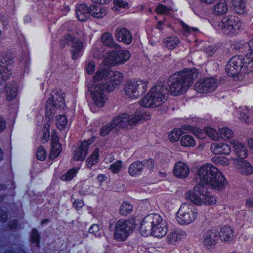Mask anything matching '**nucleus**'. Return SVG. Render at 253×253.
<instances>
[{
	"mask_svg": "<svg viewBox=\"0 0 253 253\" xmlns=\"http://www.w3.org/2000/svg\"><path fill=\"white\" fill-rule=\"evenodd\" d=\"M170 9L162 4H159L155 8L156 12L160 15H164L169 13Z\"/></svg>",
	"mask_w": 253,
	"mask_h": 253,
	"instance_id": "nucleus-47",
	"label": "nucleus"
},
{
	"mask_svg": "<svg viewBox=\"0 0 253 253\" xmlns=\"http://www.w3.org/2000/svg\"><path fill=\"white\" fill-rule=\"evenodd\" d=\"M0 21L4 26H6L8 25L9 19L6 15H2L0 17Z\"/></svg>",
	"mask_w": 253,
	"mask_h": 253,
	"instance_id": "nucleus-61",
	"label": "nucleus"
},
{
	"mask_svg": "<svg viewBox=\"0 0 253 253\" xmlns=\"http://www.w3.org/2000/svg\"><path fill=\"white\" fill-rule=\"evenodd\" d=\"M173 173L178 178H186L189 175V168L185 163L179 161L174 165Z\"/></svg>",
	"mask_w": 253,
	"mask_h": 253,
	"instance_id": "nucleus-25",
	"label": "nucleus"
},
{
	"mask_svg": "<svg viewBox=\"0 0 253 253\" xmlns=\"http://www.w3.org/2000/svg\"><path fill=\"white\" fill-rule=\"evenodd\" d=\"M180 23L182 28V30L185 33H190L192 32H196L199 31V29L197 28L190 27L188 25L182 21H181Z\"/></svg>",
	"mask_w": 253,
	"mask_h": 253,
	"instance_id": "nucleus-51",
	"label": "nucleus"
},
{
	"mask_svg": "<svg viewBox=\"0 0 253 253\" xmlns=\"http://www.w3.org/2000/svg\"><path fill=\"white\" fill-rule=\"evenodd\" d=\"M84 205V203L83 200L80 199H75L73 203V206L75 208V209L78 211L81 208H82Z\"/></svg>",
	"mask_w": 253,
	"mask_h": 253,
	"instance_id": "nucleus-56",
	"label": "nucleus"
},
{
	"mask_svg": "<svg viewBox=\"0 0 253 253\" xmlns=\"http://www.w3.org/2000/svg\"><path fill=\"white\" fill-rule=\"evenodd\" d=\"M30 242L32 244L34 245L36 247H40L41 244V234L36 228L31 229L29 237Z\"/></svg>",
	"mask_w": 253,
	"mask_h": 253,
	"instance_id": "nucleus-32",
	"label": "nucleus"
},
{
	"mask_svg": "<svg viewBox=\"0 0 253 253\" xmlns=\"http://www.w3.org/2000/svg\"><path fill=\"white\" fill-rule=\"evenodd\" d=\"M228 11V7L226 1L217 2L214 7V13L216 15H222Z\"/></svg>",
	"mask_w": 253,
	"mask_h": 253,
	"instance_id": "nucleus-38",
	"label": "nucleus"
},
{
	"mask_svg": "<svg viewBox=\"0 0 253 253\" xmlns=\"http://www.w3.org/2000/svg\"><path fill=\"white\" fill-rule=\"evenodd\" d=\"M101 41L103 44L110 47H114L115 44L113 42L112 35L109 32L104 33L101 37Z\"/></svg>",
	"mask_w": 253,
	"mask_h": 253,
	"instance_id": "nucleus-41",
	"label": "nucleus"
},
{
	"mask_svg": "<svg viewBox=\"0 0 253 253\" xmlns=\"http://www.w3.org/2000/svg\"><path fill=\"white\" fill-rule=\"evenodd\" d=\"M94 3L89 6L90 16L96 18H102L107 14V11L101 5L109 3L112 0H91Z\"/></svg>",
	"mask_w": 253,
	"mask_h": 253,
	"instance_id": "nucleus-17",
	"label": "nucleus"
},
{
	"mask_svg": "<svg viewBox=\"0 0 253 253\" xmlns=\"http://www.w3.org/2000/svg\"><path fill=\"white\" fill-rule=\"evenodd\" d=\"M62 151V146L57 135H52L51 138V151L49 158L52 160L57 158Z\"/></svg>",
	"mask_w": 253,
	"mask_h": 253,
	"instance_id": "nucleus-23",
	"label": "nucleus"
},
{
	"mask_svg": "<svg viewBox=\"0 0 253 253\" xmlns=\"http://www.w3.org/2000/svg\"><path fill=\"white\" fill-rule=\"evenodd\" d=\"M179 42V40L176 36H169L166 38L165 43L167 48L170 50L175 49Z\"/></svg>",
	"mask_w": 253,
	"mask_h": 253,
	"instance_id": "nucleus-37",
	"label": "nucleus"
},
{
	"mask_svg": "<svg viewBox=\"0 0 253 253\" xmlns=\"http://www.w3.org/2000/svg\"><path fill=\"white\" fill-rule=\"evenodd\" d=\"M233 147L235 155L237 157L238 162L247 158L248 155V151L244 143L234 142Z\"/></svg>",
	"mask_w": 253,
	"mask_h": 253,
	"instance_id": "nucleus-26",
	"label": "nucleus"
},
{
	"mask_svg": "<svg viewBox=\"0 0 253 253\" xmlns=\"http://www.w3.org/2000/svg\"><path fill=\"white\" fill-rule=\"evenodd\" d=\"M218 235L216 231L212 229H208L203 233V244L205 247L210 249L214 247L217 243Z\"/></svg>",
	"mask_w": 253,
	"mask_h": 253,
	"instance_id": "nucleus-22",
	"label": "nucleus"
},
{
	"mask_svg": "<svg viewBox=\"0 0 253 253\" xmlns=\"http://www.w3.org/2000/svg\"><path fill=\"white\" fill-rule=\"evenodd\" d=\"M148 84V81L147 80L131 79L126 83L124 90L130 97L137 99L145 94Z\"/></svg>",
	"mask_w": 253,
	"mask_h": 253,
	"instance_id": "nucleus-9",
	"label": "nucleus"
},
{
	"mask_svg": "<svg viewBox=\"0 0 253 253\" xmlns=\"http://www.w3.org/2000/svg\"><path fill=\"white\" fill-rule=\"evenodd\" d=\"M150 163L152 168L154 167V160L152 159H145L142 161L137 160L131 163L128 168L129 175L133 177L140 175L145 165Z\"/></svg>",
	"mask_w": 253,
	"mask_h": 253,
	"instance_id": "nucleus-20",
	"label": "nucleus"
},
{
	"mask_svg": "<svg viewBox=\"0 0 253 253\" xmlns=\"http://www.w3.org/2000/svg\"><path fill=\"white\" fill-rule=\"evenodd\" d=\"M186 233L183 231H175L167 236L168 241L171 243L182 240L185 238Z\"/></svg>",
	"mask_w": 253,
	"mask_h": 253,
	"instance_id": "nucleus-33",
	"label": "nucleus"
},
{
	"mask_svg": "<svg viewBox=\"0 0 253 253\" xmlns=\"http://www.w3.org/2000/svg\"><path fill=\"white\" fill-rule=\"evenodd\" d=\"M140 231L143 236L152 235L161 238L166 235L168 226L160 215L152 213L148 214L143 219Z\"/></svg>",
	"mask_w": 253,
	"mask_h": 253,
	"instance_id": "nucleus-4",
	"label": "nucleus"
},
{
	"mask_svg": "<svg viewBox=\"0 0 253 253\" xmlns=\"http://www.w3.org/2000/svg\"><path fill=\"white\" fill-rule=\"evenodd\" d=\"M217 86L216 79L209 77L199 80L195 84L196 91L201 94L212 92Z\"/></svg>",
	"mask_w": 253,
	"mask_h": 253,
	"instance_id": "nucleus-14",
	"label": "nucleus"
},
{
	"mask_svg": "<svg viewBox=\"0 0 253 253\" xmlns=\"http://www.w3.org/2000/svg\"><path fill=\"white\" fill-rule=\"evenodd\" d=\"M113 3L115 6L120 8L128 9L129 8L128 2L123 0H114Z\"/></svg>",
	"mask_w": 253,
	"mask_h": 253,
	"instance_id": "nucleus-50",
	"label": "nucleus"
},
{
	"mask_svg": "<svg viewBox=\"0 0 253 253\" xmlns=\"http://www.w3.org/2000/svg\"><path fill=\"white\" fill-rule=\"evenodd\" d=\"M248 45L250 52L245 57L242 55H235L227 62L225 70L228 76H237L242 69L244 72L253 71V37L249 42Z\"/></svg>",
	"mask_w": 253,
	"mask_h": 253,
	"instance_id": "nucleus-3",
	"label": "nucleus"
},
{
	"mask_svg": "<svg viewBox=\"0 0 253 253\" xmlns=\"http://www.w3.org/2000/svg\"><path fill=\"white\" fill-rule=\"evenodd\" d=\"M135 227V218L119 219L115 225L113 234L114 239L119 242L126 241L133 231Z\"/></svg>",
	"mask_w": 253,
	"mask_h": 253,
	"instance_id": "nucleus-7",
	"label": "nucleus"
},
{
	"mask_svg": "<svg viewBox=\"0 0 253 253\" xmlns=\"http://www.w3.org/2000/svg\"><path fill=\"white\" fill-rule=\"evenodd\" d=\"M165 88L163 85L156 84L139 101L140 106L145 108L159 106L165 102Z\"/></svg>",
	"mask_w": 253,
	"mask_h": 253,
	"instance_id": "nucleus-5",
	"label": "nucleus"
},
{
	"mask_svg": "<svg viewBox=\"0 0 253 253\" xmlns=\"http://www.w3.org/2000/svg\"><path fill=\"white\" fill-rule=\"evenodd\" d=\"M198 211L194 206L187 203L182 204L176 213V220L180 225H189L195 221Z\"/></svg>",
	"mask_w": 253,
	"mask_h": 253,
	"instance_id": "nucleus-8",
	"label": "nucleus"
},
{
	"mask_svg": "<svg viewBox=\"0 0 253 253\" xmlns=\"http://www.w3.org/2000/svg\"><path fill=\"white\" fill-rule=\"evenodd\" d=\"M8 218V211L0 207V222L2 223H6L7 222Z\"/></svg>",
	"mask_w": 253,
	"mask_h": 253,
	"instance_id": "nucleus-53",
	"label": "nucleus"
},
{
	"mask_svg": "<svg viewBox=\"0 0 253 253\" xmlns=\"http://www.w3.org/2000/svg\"><path fill=\"white\" fill-rule=\"evenodd\" d=\"M233 232L234 229L232 227L225 225L222 227L219 233V236L221 240L226 242L230 241L233 239Z\"/></svg>",
	"mask_w": 253,
	"mask_h": 253,
	"instance_id": "nucleus-29",
	"label": "nucleus"
},
{
	"mask_svg": "<svg viewBox=\"0 0 253 253\" xmlns=\"http://www.w3.org/2000/svg\"><path fill=\"white\" fill-rule=\"evenodd\" d=\"M195 127L189 124H184L181 126V129L192 133Z\"/></svg>",
	"mask_w": 253,
	"mask_h": 253,
	"instance_id": "nucleus-59",
	"label": "nucleus"
},
{
	"mask_svg": "<svg viewBox=\"0 0 253 253\" xmlns=\"http://www.w3.org/2000/svg\"><path fill=\"white\" fill-rule=\"evenodd\" d=\"M6 126V124L5 120L2 116H0V133L5 129Z\"/></svg>",
	"mask_w": 253,
	"mask_h": 253,
	"instance_id": "nucleus-60",
	"label": "nucleus"
},
{
	"mask_svg": "<svg viewBox=\"0 0 253 253\" xmlns=\"http://www.w3.org/2000/svg\"><path fill=\"white\" fill-rule=\"evenodd\" d=\"M60 46H71V55L72 59L75 60L81 56V52L83 47V43L81 40L70 33H66L60 41Z\"/></svg>",
	"mask_w": 253,
	"mask_h": 253,
	"instance_id": "nucleus-10",
	"label": "nucleus"
},
{
	"mask_svg": "<svg viewBox=\"0 0 253 253\" xmlns=\"http://www.w3.org/2000/svg\"><path fill=\"white\" fill-rule=\"evenodd\" d=\"M76 15L80 21H87L90 17L89 6L85 3H81L76 5Z\"/></svg>",
	"mask_w": 253,
	"mask_h": 253,
	"instance_id": "nucleus-24",
	"label": "nucleus"
},
{
	"mask_svg": "<svg viewBox=\"0 0 253 253\" xmlns=\"http://www.w3.org/2000/svg\"><path fill=\"white\" fill-rule=\"evenodd\" d=\"M180 144L185 147H193L196 144V141L192 136L186 134L181 136Z\"/></svg>",
	"mask_w": 253,
	"mask_h": 253,
	"instance_id": "nucleus-40",
	"label": "nucleus"
},
{
	"mask_svg": "<svg viewBox=\"0 0 253 253\" xmlns=\"http://www.w3.org/2000/svg\"><path fill=\"white\" fill-rule=\"evenodd\" d=\"M68 123V118L66 114H60L56 116V125L60 130L64 129Z\"/></svg>",
	"mask_w": 253,
	"mask_h": 253,
	"instance_id": "nucleus-35",
	"label": "nucleus"
},
{
	"mask_svg": "<svg viewBox=\"0 0 253 253\" xmlns=\"http://www.w3.org/2000/svg\"><path fill=\"white\" fill-rule=\"evenodd\" d=\"M199 73L198 69L195 67L185 68L174 73L168 79L167 89L174 96L185 93L197 79Z\"/></svg>",
	"mask_w": 253,
	"mask_h": 253,
	"instance_id": "nucleus-2",
	"label": "nucleus"
},
{
	"mask_svg": "<svg viewBox=\"0 0 253 253\" xmlns=\"http://www.w3.org/2000/svg\"><path fill=\"white\" fill-rule=\"evenodd\" d=\"M246 207L247 208H251L253 207V198H249L246 200Z\"/></svg>",
	"mask_w": 253,
	"mask_h": 253,
	"instance_id": "nucleus-63",
	"label": "nucleus"
},
{
	"mask_svg": "<svg viewBox=\"0 0 253 253\" xmlns=\"http://www.w3.org/2000/svg\"><path fill=\"white\" fill-rule=\"evenodd\" d=\"M239 169L240 172L245 175H249L253 173V167L250 163L246 161L241 160L238 162Z\"/></svg>",
	"mask_w": 253,
	"mask_h": 253,
	"instance_id": "nucleus-30",
	"label": "nucleus"
},
{
	"mask_svg": "<svg viewBox=\"0 0 253 253\" xmlns=\"http://www.w3.org/2000/svg\"><path fill=\"white\" fill-rule=\"evenodd\" d=\"M122 166V161L121 160H117L110 165L109 170L113 174H118L120 172Z\"/></svg>",
	"mask_w": 253,
	"mask_h": 253,
	"instance_id": "nucleus-45",
	"label": "nucleus"
},
{
	"mask_svg": "<svg viewBox=\"0 0 253 253\" xmlns=\"http://www.w3.org/2000/svg\"><path fill=\"white\" fill-rule=\"evenodd\" d=\"M226 182L227 180L225 176L222 172L218 169L217 172H215L212 177L209 178L207 184H205V185H209L214 189L221 191L225 188Z\"/></svg>",
	"mask_w": 253,
	"mask_h": 253,
	"instance_id": "nucleus-19",
	"label": "nucleus"
},
{
	"mask_svg": "<svg viewBox=\"0 0 253 253\" xmlns=\"http://www.w3.org/2000/svg\"><path fill=\"white\" fill-rule=\"evenodd\" d=\"M140 121H141V119L139 118L138 113L136 112L132 116L129 115V118L127 119V125L133 126Z\"/></svg>",
	"mask_w": 253,
	"mask_h": 253,
	"instance_id": "nucleus-49",
	"label": "nucleus"
},
{
	"mask_svg": "<svg viewBox=\"0 0 253 253\" xmlns=\"http://www.w3.org/2000/svg\"><path fill=\"white\" fill-rule=\"evenodd\" d=\"M192 133L194 134L196 136V137L201 139H204L206 136L205 130L204 131L203 129L197 127H195Z\"/></svg>",
	"mask_w": 253,
	"mask_h": 253,
	"instance_id": "nucleus-52",
	"label": "nucleus"
},
{
	"mask_svg": "<svg viewBox=\"0 0 253 253\" xmlns=\"http://www.w3.org/2000/svg\"><path fill=\"white\" fill-rule=\"evenodd\" d=\"M210 149L214 154L217 155H228L231 151L230 146L225 143H213L211 144Z\"/></svg>",
	"mask_w": 253,
	"mask_h": 253,
	"instance_id": "nucleus-27",
	"label": "nucleus"
},
{
	"mask_svg": "<svg viewBox=\"0 0 253 253\" xmlns=\"http://www.w3.org/2000/svg\"><path fill=\"white\" fill-rule=\"evenodd\" d=\"M206 136H208L212 140H216L218 138V134L214 129L208 127L204 129Z\"/></svg>",
	"mask_w": 253,
	"mask_h": 253,
	"instance_id": "nucleus-48",
	"label": "nucleus"
},
{
	"mask_svg": "<svg viewBox=\"0 0 253 253\" xmlns=\"http://www.w3.org/2000/svg\"><path fill=\"white\" fill-rule=\"evenodd\" d=\"M95 69V65L93 62H89L86 66V72L89 75L93 74Z\"/></svg>",
	"mask_w": 253,
	"mask_h": 253,
	"instance_id": "nucleus-57",
	"label": "nucleus"
},
{
	"mask_svg": "<svg viewBox=\"0 0 253 253\" xmlns=\"http://www.w3.org/2000/svg\"><path fill=\"white\" fill-rule=\"evenodd\" d=\"M107 179V176L104 174H100L97 176V180L100 183L105 181Z\"/></svg>",
	"mask_w": 253,
	"mask_h": 253,
	"instance_id": "nucleus-62",
	"label": "nucleus"
},
{
	"mask_svg": "<svg viewBox=\"0 0 253 253\" xmlns=\"http://www.w3.org/2000/svg\"><path fill=\"white\" fill-rule=\"evenodd\" d=\"M215 51L216 49L215 48H212L211 47L209 46L208 48L207 49V53L210 56L212 55Z\"/></svg>",
	"mask_w": 253,
	"mask_h": 253,
	"instance_id": "nucleus-64",
	"label": "nucleus"
},
{
	"mask_svg": "<svg viewBox=\"0 0 253 253\" xmlns=\"http://www.w3.org/2000/svg\"><path fill=\"white\" fill-rule=\"evenodd\" d=\"M47 154L46 151L42 145L40 146L37 151V159L40 161H44L46 159Z\"/></svg>",
	"mask_w": 253,
	"mask_h": 253,
	"instance_id": "nucleus-46",
	"label": "nucleus"
},
{
	"mask_svg": "<svg viewBox=\"0 0 253 253\" xmlns=\"http://www.w3.org/2000/svg\"><path fill=\"white\" fill-rule=\"evenodd\" d=\"M138 115L139 116V118L141 119V121H146L150 120L151 119V114L149 112H138Z\"/></svg>",
	"mask_w": 253,
	"mask_h": 253,
	"instance_id": "nucleus-58",
	"label": "nucleus"
},
{
	"mask_svg": "<svg viewBox=\"0 0 253 253\" xmlns=\"http://www.w3.org/2000/svg\"><path fill=\"white\" fill-rule=\"evenodd\" d=\"M129 118V114L127 113H123L118 116H115L111 122L114 126L120 128H125L127 126V119Z\"/></svg>",
	"mask_w": 253,
	"mask_h": 253,
	"instance_id": "nucleus-28",
	"label": "nucleus"
},
{
	"mask_svg": "<svg viewBox=\"0 0 253 253\" xmlns=\"http://www.w3.org/2000/svg\"><path fill=\"white\" fill-rule=\"evenodd\" d=\"M241 26L240 19L234 15L224 16L218 23L219 28L222 32L229 36H233L237 33Z\"/></svg>",
	"mask_w": 253,
	"mask_h": 253,
	"instance_id": "nucleus-11",
	"label": "nucleus"
},
{
	"mask_svg": "<svg viewBox=\"0 0 253 253\" xmlns=\"http://www.w3.org/2000/svg\"><path fill=\"white\" fill-rule=\"evenodd\" d=\"M19 223L17 219H13L10 221L7 224V228L10 230H14L18 228Z\"/></svg>",
	"mask_w": 253,
	"mask_h": 253,
	"instance_id": "nucleus-55",
	"label": "nucleus"
},
{
	"mask_svg": "<svg viewBox=\"0 0 253 253\" xmlns=\"http://www.w3.org/2000/svg\"><path fill=\"white\" fill-rule=\"evenodd\" d=\"M95 136H92L88 140L82 141L80 146L77 147L74 151L73 159L77 161H84L87 154L90 145L95 140Z\"/></svg>",
	"mask_w": 253,
	"mask_h": 253,
	"instance_id": "nucleus-18",
	"label": "nucleus"
},
{
	"mask_svg": "<svg viewBox=\"0 0 253 253\" xmlns=\"http://www.w3.org/2000/svg\"><path fill=\"white\" fill-rule=\"evenodd\" d=\"M115 36L118 41L127 45L131 44L133 41L131 32L126 28H117L115 31Z\"/></svg>",
	"mask_w": 253,
	"mask_h": 253,
	"instance_id": "nucleus-21",
	"label": "nucleus"
},
{
	"mask_svg": "<svg viewBox=\"0 0 253 253\" xmlns=\"http://www.w3.org/2000/svg\"><path fill=\"white\" fill-rule=\"evenodd\" d=\"M184 132L180 128H174L168 134V138L171 143L177 142Z\"/></svg>",
	"mask_w": 253,
	"mask_h": 253,
	"instance_id": "nucleus-39",
	"label": "nucleus"
},
{
	"mask_svg": "<svg viewBox=\"0 0 253 253\" xmlns=\"http://www.w3.org/2000/svg\"><path fill=\"white\" fill-rule=\"evenodd\" d=\"M186 199L193 204L197 205H201L204 202L210 205L215 204L216 203V198L214 196L210 195L207 191L205 185L197 184L192 190H189L186 193Z\"/></svg>",
	"mask_w": 253,
	"mask_h": 253,
	"instance_id": "nucleus-6",
	"label": "nucleus"
},
{
	"mask_svg": "<svg viewBox=\"0 0 253 253\" xmlns=\"http://www.w3.org/2000/svg\"><path fill=\"white\" fill-rule=\"evenodd\" d=\"M60 100H55L54 96L52 95L48 99L45 106L46 112L45 117L49 120H51L54 118L56 110L57 108H60L65 106L64 98L59 95Z\"/></svg>",
	"mask_w": 253,
	"mask_h": 253,
	"instance_id": "nucleus-16",
	"label": "nucleus"
},
{
	"mask_svg": "<svg viewBox=\"0 0 253 253\" xmlns=\"http://www.w3.org/2000/svg\"><path fill=\"white\" fill-rule=\"evenodd\" d=\"M14 62V57L11 54L0 52V89L3 87V83L11 75L8 66Z\"/></svg>",
	"mask_w": 253,
	"mask_h": 253,
	"instance_id": "nucleus-12",
	"label": "nucleus"
},
{
	"mask_svg": "<svg viewBox=\"0 0 253 253\" xmlns=\"http://www.w3.org/2000/svg\"><path fill=\"white\" fill-rule=\"evenodd\" d=\"M123 79V74L117 71H111L106 68L97 71L94 76V79L104 80L105 82H95L88 87V91L94 104L99 107H103L108 99L105 92L114 91L121 84Z\"/></svg>",
	"mask_w": 253,
	"mask_h": 253,
	"instance_id": "nucleus-1",
	"label": "nucleus"
},
{
	"mask_svg": "<svg viewBox=\"0 0 253 253\" xmlns=\"http://www.w3.org/2000/svg\"><path fill=\"white\" fill-rule=\"evenodd\" d=\"M218 169L212 164L206 163L201 166L198 169L197 175L199 177V183L205 185L207 184L210 178H211L213 174L217 172Z\"/></svg>",
	"mask_w": 253,
	"mask_h": 253,
	"instance_id": "nucleus-15",
	"label": "nucleus"
},
{
	"mask_svg": "<svg viewBox=\"0 0 253 253\" xmlns=\"http://www.w3.org/2000/svg\"><path fill=\"white\" fill-rule=\"evenodd\" d=\"M130 56V53L127 50H112L107 52L104 63L110 66L120 65L128 61Z\"/></svg>",
	"mask_w": 253,
	"mask_h": 253,
	"instance_id": "nucleus-13",
	"label": "nucleus"
},
{
	"mask_svg": "<svg viewBox=\"0 0 253 253\" xmlns=\"http://www.w3.org/2000/svg\"><path fill=\"white\" fill-rule=\"evenodd\" d=\"M99 230V226L97 224H94L90 227L88 229V232L90 234L94 235L95 236H97L100 235Z\"/></svg>",
	"mask_w": 253,
	"mask_h": 253,
	"instance_id": "nucleus-54",
	"label": "nucleus"
},
{
	"mask_svg": "<svg viewBox=\"0 0 253 253\" xmlns=\"http://www.w3.org/2000/svg\"><path fill=\"white\" fill-rule=\"evenodd\" d=\"M114 129V126L110 122L102 126L99 130V134L101 137H105Z\"/></svg>",
	"mask_w": 253,
	"mask_h": 253,
	"instance_id": "nucleus-43",
	"label": "nucleus"
},
{
	"mask_svg": "<svg viewBox=\"0 0 253 253\" xmlns=\"http://www.w3.org/2000/svg\"><path fill=\"white\" fill-rule=\"evenodd\" d=\"M219 132L221 138L224 140H229L230 138H233L234 136L233 131L227 127L220 128Z\"/></svg>",
	"mask_w": 253,
	"mask_h": 253,
	"instance_id": "nucleus-44",
	"label": "nucleus"
},
{
	"mask_svg": "<svg viewBox=\"0 0 253 253\" xmlns=\"http://www.w3.org/2000/svg\"><path fill=\"white\" fill-rule=\"evenodd\" d=\"M99 156V149L96 148L86 160L87 167L91 168L93 165L96 164L98 162Z\"/></svg>",
	"mask_w": 253,
	"mask_h": 253,
	"instance_id": "nucleus-31",
	"label": "nucleus"
},
{
	"mask_svg": "<svg viewBox=\"0 0 253 253\" xmlns=\"http://www.w3.org/2000/svg\"><path fill=\"white\" fill-rule=\"evenodd\" d=\"M132 208L133 205L131 203L127 201H124L120 207V214L123 216H126L132 211Z\"/></svg>",
	"mask_w": 253,
	"mask_h": 253,
	"instance_id": "nucleus-42",
	"label": "nucleus"
},
{
	"mask_svg": "<svg viewBox=\"0 0 253 253\" xmlns=\"http://www.w3.org/2000/svg\"><path fill=\"white\" fill-rule=\"evenodd\" d=\"M80 169L79 167H74L70 169L65 174L62 175L61 179L65 181H71L76 176Z\"/></svg>",
	"mask_w": 253,
	"mask_h": 253,
	"instance_id": "nucleus-34",
	"label": "nucleus"
},
{
	"mask_svg": "<svg viewBox=\"0 0 253 253\" xmlns=\"http://www.w3.org/2000/svg\"><path fill=\"white\" fill-rule=\"evenodd\" d=\"M235 12L239 14L245 13L246 3L245 0H231Z\"/></svg>",
	"mask_w": 253,
	"mask_h": 253,
	"instance_id": "nucleus-36",
	"label": "nucleus"
}]
</instances>
